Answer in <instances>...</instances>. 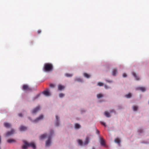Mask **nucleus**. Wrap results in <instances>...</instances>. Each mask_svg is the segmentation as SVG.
<instances>
[{
    "instance_id": "obj_36",
    "label": "nucleus",
    "mask_w": 149,
    "mask_h": 149,
    "mask_svg": "<svg viewBox=\"0 0 149 149\" xmlns=\"http://www.w3.org/2000/svg\"><path fill=\"white\" fill-rule=\"evenodd\" d=\"M106 81L109 83H111L112 82V81L111 80H106Z\"/></svg>"
},
{
    "instance_id": "obj_42",
    "label": "nucleus",
    "mask_w": 149,
    "mask_h": 149,
    "mask_svg": "<svg viewBox=\"0 0 149 149\" xmlns=\"http://www.w3.org/2000/svg\"><path fill=\"white\" fill-rule=\"evenodd\" d=\"M92 149H95V148H93Z\"/></svg>"
},
{
    "instance_id": "obj_26",
    "label": "nucleus",
    "mask_w": 149,
    "mask_h": 149,
    "mask_svg": "<svg viewBox=\"0 0 149 149\" xmlns=\"http://www.w3.org/2000/svg\"><path fill=\"white\" fill-rule=\"evenodd\" d=\"M65 75L67 77H71L72 76V74L69 73H66L65 74Z\"/></svg>"
},
{
    "instance_id": "obj_20",
    "label": "nucleus",
    "mask_w": 149,
    "mask_h": 149,
    "mask_svg": "<svg viewBox=\"0 0 149 149\" xmlns=\"http://www.w3.org/2000/svg\"><path fill=\"white\" fill-rule=\"evenodd\" d=\"M138 89L141 90L142 92H144L146 91V89L144 87H139L138 88Z\"/></svg>"
},
{
    "instance_id": "obj_32",
    "label": "nucleus",
    "mask_w": 149,
    "mask_h": 149,
    "mask_svg": "<svg viewBox=\"0 0 149 149\" xmlns=\"http://www.w3.org/2000/svg\"><path fill=\"white\" fill-rule=\"evenodd\" d=\"M49 86L51 87H54V85L53 84H50L49 85Z\"/></svg>"
},
{
    "instance_id": "obj_30",
    "label": "nucleus",
    "mask_w": 149,
    "mask_h": 149,
    "mask_svg": "<svg viewBox=\"0 0 149 149\" xmlns=\"http://www.w3.org/2000/svg\"><path fill=\"white\" fill-rule=\"evenodd\" d=\"M64 94L63 93H61L59 94V96L61 98H62L64 97Z\"/></svg>"
},
{
    "instance_id": "obj_27",
    "label": "nucleus",
    "mask_w": 149,
    "mask_h": 149,
    "mask_svg": "<svg viewBox=\"0 0 149 149\" xmlns=\"http://www.w3.org/2000/svg\"><path fill=\"white\" fill-rule=\"evenodd\" d=\"M131 96L132 95L131 93H129L125 95L126 97L127 98H130L131 97Z\"/></svg>"
},
{
    "instance_id": "obj_17",
    "label": "nucleus",
    "mask_w": 149,
    "mask_h": 149,
    "mask_svg": "<svg viewBox=\"0 0 149 149\" xmlns=\"http://www.w3.org/2000/svg\"><path fill=\"white\" fill-rule=\"evenodd\" d=\"M132 74L136 78V80H139V78H138V77L137 76L136 74L134 72H132Z\"/></svg>"
},
{
    "instance_id": "obj_13",
    "label": "nucleus",
    "mask_w": 149,
    "mask_h": 149,
    "mask_svg": "<svg viewBox=\"0 0 149 149\" xmlns=\"http://www.w3.org/2000/svg\"><path fill=\"white\" fill-rule=\"evenodd\" d=\"M56 120H57L56 122L55 123V125L56 126H58L59 125V123L58 121V120L59 119V118L58 117V116H56Z\"/></svg>"
},
{
    "instance_id": "obj_12",
    "label": "nucleus",
    "mask_w": 149,
    "mask_h": 149,
    "mask_svg": "<svg viewBox=\"0 0 149 149\" xmlns=\"http://www.w3.org/2000/svg\"><path fill=\"white\" fill-rule=\"evenodd\" d=\"M117 70L116 68H114L113 70L112 73V75L113 76H115L116 75V74L117 73Z\"/></svg>"
},
{
    "instance_id": "obj_10",
    "label": "nucleus",
    "mask_w": 149,
    "mask_h": 149,
    "mask_svg": "<svg viewBox=\"0 0 149 149\" xmlns=\"http://www.w3.org/2000/svg\"><path fill=\"white\" fill-rule=\"evenodd\" d=\"M43 93L44 95L47 96H49L50 95V94L49 92L48 91H43Z\"/></svg>"
},
{
    "instance_id": "obj_6",
    "label": "nucleus",
    "mask_w": 149,
    "mask_h": 149,
    "mask_svg": "<svg viewBox=\"0 0 149 149\" xmlns=\"http://www.w3.org/2000/svg\"><path fill=\"white\" fill-rule=\"evenodd\" d=\"M58 89L59 91H61L64 90L65 88V86H64L61 84H59L58 85Z\"/></svg>"
},
{
    "instance_id": "obj_37",
    "label": "nucleus",
    "mask_w": 149,
    "mask_h": 149,
    "mask_svg": "<svg viewBox=\"0 0 149 149\" xmlns=\"http://www.w3.org/2000/svg\"><path fill=\"white\" fill-rule=\"evenodd\" d=\"M37 32L38 34H40L41 32V31L40 30H39Z\"/></svg>"
},
{
    "instance_id": "obj_41",
    "label": "nucleus",
    "mask_w": 149,
    "mask_h": 149,
    "mask_svg": "<svg viewBox=\"0 0 149 149\" xmlns=\"http://www.w3.org/2000/svg\"><path fill=\"white\" fill-rule=\"evenodd\" d=\"M139 132H140V133H142V131H140L139 130Z\"/></svg>"
},
{
    "instance_id": "obj_40",
    "label": "nucleus",
    "mask_w": 149,
    "mask_h": 149,
    "mask_svg": "<svg viewBox=\"0 0 149 149\" xmlns=\"http://www.w3.org/2000/svg\"><path fill=\"white\" fill-rule=\"evenodd\" d=\"M97 133L99 134V131L98 130H97Z\"/></svg>"
},
{
    "instance_id": "obj_33",
    "label": "nucleus",
    "mask_w": 149,
    "mask_h": 149,
    "mask_svg": "<svg viewBox=\"0 0 149 149\" xmlns=\"http://www.w3.org/2000/svg\"><path fill=\"white\" fill-rule=\"evenodd\" d=\"M123 77H126L127 76V75L125 73H124L123 74Z\"/></svg>"
},
{
    "instance_id": "obj_31",
    "label": "nucleus",
    "mask_w": 149,
    "mask_h": 149,
    "mask_svg": "<svg viewBox=\"0 0 149 149\" xmlns=\"http://www.w3.org/2000/svg\"><path fill=\"white\" fill-rule=\"evenodd\" d=\"M40 94H38L37 95H36V96H35L33 98V100H35L36 99H37L39 96Z\"/></svg>"
},
{
    "instance_id": "obj_5",
    "label": "nucleus",
    "mask_w": 149,
    "mask_h": 149,
    "mask_svg": "<svg viewBox=\"0 0 149 149\" xmlns=\"http://www.w3.org/2000/svg\"><path fill=\"white\" fill-rule=\"evenodd\" d=\"M51 136H49L48 137V140L46 142V146H50L51 143Z\"/></svg>"
},
{
    "instance_id": "obj_3",
    "label": "nucleus",
    "mask_w": 149,
    "mask_h": 149,
    "mask_svg": "<svg viewBox=\"0 0 149 149\" xmlns=\"http://www.w3.org/2000/svg\"><path fill=\"white\" fill-rule=\"evenodd\" d=\"M22 89L24 91H32V88L29 87V86L26 84L23 85L22 87Z\"/></svg>"
},
{
    "instance_id": "obj_35",
    "label": "nucleus",
    "mask_w": 149,
    "mask_h": 149,
    "mask_svg": "<svg viewBox=\"0 0 149 149\" xmlns=\"http://www.w3.org/2000/svg\"><path fill=\"white\" fill-rule=\"evenodd\" d=\"M110 112L111 113H113V112H115V110H114V109H112L110 111Z\"/></svg>"
},
{
    "instance_id": "obj_2",
    "label": "nucleus",
    "mask_w": 149,
    "mask_h": 149,
    "mask_svg": "<svg viewBox=\"0 0 149 149\" xmlns=\"http://www.w3.org/2000/svg\"><path fill=\"white\" fill-rule=\"evenodd\" d=\"M53 68V65L52 64L46 63L44 65L43 70L45 72H49L52 70Z\"/></svg>"
},
{
    "instance_id": "obj_21",
    "label": "nucleus",
    "mask_w": 149,
    "mask_h": 149,
    "mask_svg": "<svg viewBox=\"0 0 149 149\" xmlns=\"http://www.w3.org/2000/svg\"><path fill=\"white\" fill-rule=\"evenodd\" d=\"M47 136L46 134H45L41 135L40 136V139H44Z\"/></svg>"
},
{
    "instance_id": "obj_7",
    "label": "nucleus",
    "mask_w": 149,
    "mask_h": 149,
    "mask_svg": "<svg viewBox=\"0 0 149 149\" xmlns=\"http://www.w3.org/2000/svg\"><path fill=\"white\" fill-rule=\"evenodd\" d=\"M40 109V107L39 106H38L35 108L32 111V113H35L37 112Z\"/></svg>"
},
{
    "instance_id": "obj_23",
    "label": "nucleus",
    "mask_w": 149,
    "mask_h": 149,
    "mask_svg": "<svg viewBox=\"0 0 149 149\" xmlns=\"http://www.w3.org/2000/svg\"><path fill=\"white\" fill-rule=\"evenodd\" d=\"M84 75L85 77L87 78H88L90 77V75L86 73H84Z\"/></svg>"
},
{
    "instance_id": "obj_8",
    "label": "nucleus",
    "mask_w": 149,
    "mask_h": 149,
    "mask_svg": "<svg viewBox=\"0 0 149 149\" xmlns=\"http://www.w3.org/2000/svg\"><path fill=\"white\" fill-rule=\"evenodd\" d=\"M43 118V115H41L39 117L37 118L34 121V122H37L40 120L42 119Z\"/></svg>"
},
{
    "instance_id": "obj_19",
    "label": "nucleus",
    "mask_w": 149,
    "mask_h": 149,
    "mask_svg": "<svg viewBox=\"0 0 149 149\" xmlns=\"http://www.w3.org/2000/svg\"><path fill=\"white\" fill-rule=\"evenodd\" d=\"M114 141L115 142L117 143L118 144H119L120 142V141L118 138L115 139Z\"/></svg>"
},
{
    "instance_id": "obj_25",
    "label": "nucleus",
    "mask_w": 149,
    "mask_h": 149,
    "mask_svg": "<svg viewBox=\"0 0 149 149\" xmlns=\"http://www.w3.org/2000/svg\"><path fill=\"white\" fill-rule=\"evenodd\" d=\"M133 109L134 111H136L137 110L138 107L136 106H134L133 107Z\"/></svg>"
},
{
    "instance_id": "obj_11",
    "label": "nucleus",
    "mask_w": 149,
    "mask_h": 149,
    "mask_svg": "<svg viewBox=\"0 0 149 149\" xmlns=\"http://www.w3.org/2000/svg\"><path fill=\"white\" fill-rule=\"evenodd\" d=\"M4 126L7 128L10 127L11 126V125L8 123H4Z\"/></svg>"
},
{
    "instance_id": "obj_28",
    "label": "nucleus",
    "mask_w": 149,
    "mask_h": 149,
    "mask_svg": "<svg viewBox=\"0 0 149 149\" xmlns=\"http://www.w3.org/2000/svg\"><path fill=\"white\" fill-rule=\"evenodd\" d=\"M78 142L79 144L80 145L82 146V145L83 142L82 140L79 139L78 140Z\"/></svg>"
},
{
    "instance_id": "obj_38",
    "label": "nucleus",
    "mask_w": 149,
    "mask_h": 149,
    "mask_svg": "<svg viewBox=\"0 0 149 149\" xmlns=\"http://www.w3.org/2000/svg\"><path fill=\"white\" fill-rule=\"evenodd\" d=\"M104 87H105V88H106V89H108L109 88V87L108 86H107L106 85H104Z\"/></svg>"
},
{
    "instance_id": "obj_39",
    "label": "nucleus",
    "mask_w": 149,
    "mask_h": 149,
    "mask_svg": "<svg viewBox=\"0 0 149 149\" xmlns=\"http://www.w3.org/2000/svg\"><path fill=\"white\" fill-rule=\"evenodd\" d=\"M19 116L20 117H22V113H20L19 114Z\"/></svg>"
},
{
    "instance_id": "obj_4",
    "label": "nucleus",
    "mask_w": 149,
    "mask_h": 149,
    "mask_svg": "<svg viewBox=\"0 0 149 149\" xmlns=\"http://www.w3.org/2000/svg\"><path fill=\"white\" fill-rule=\"evenodd\" d=\"M14 132L15 131L14 130H12L6 133V137L10 136L13 134Z\"/></svg>"
},
{
    "instance_id": "obj_9",
    "label": "nucleus",
    "mask_w": 149,
    "mask_h": 149,
    "mask_svg": "<svg viewBox=\"0 0 149 149\" xmlns=\"http://www.w3.org/2000/svg\"><path fill=\"white\" fill-rule=\"evenodd\" d=\"M100 143L101 145L103 146H105V145L104 140L102 138H101L100 139Z\"/></svg>"
},
{
    "instance_id": "obj_34",
    "label": "nucleus",
    "mask_w": 149,
    "mask_h": 149,
    "mask_svg": "<svg viewBox=\"0 0 149 149\" xmlns=\"http://www.w3.org/2000/svg\"><path fill=\"white\" fill-rule=\"evenodd\" d=\"M101 123L102 125H103L104 126H106V125L105 123L103 122H101Z\"/></svg>"
},
{
    "instance_id": "obj_15",
    "label": "nucleus",
    "mask_w": 149,
    "mask_h": 149,
    "mask_svg": "<svg viewBox=\"0 0 149 149\" xmlns=\"http://www.w3.org/2000/svg\"><path fill=\"white\" fill-rule=\"evenodd\" d=\"M7 141L8 143H10L12 142H15L16 141L14 139H10L8 140Z\"/></svg>"
},
{
    "instance_id": "obj_22",
    "label": "nucleus",
    "mask_w": 149,
    "mask_h": 149,
    "mask_svg": "<svg viewBox=\"0 0 149 149\" xmlns=\"http://www.w3.org/2000/svg\"><path fill=\"white\" fill-rule=\"evenodd\" d=\"M97 96L98 98H100L102 97L103 96L102 94L99 93V94H97Z\"/></svg>"
},
{
    "instance_id": "obj_18",
    "label": "nucleus",
    "mask_w": 149,
    "mask_h": 149,
    "mask_svg": "<svg viewBox=\"0 0 149 149\" xmlns=\"http://www.w3.org/2000/svg\"><path fill=\"white\" fill-rule=\"evenodd\" d=\"M89 143V138L86 137V141L84 143V145H87Z\"/></svg>"
},
{
    "instance_id": "obj_16",
    "label": "nucleus",
    "mask_w": 149,
    "mask_h": 149,
    "mask_svg": "<svg viewBox=\"0 0 149 149\" xmlns=\"http://www.w3.org/2000/svg\"><path fill=\"white\" fill-rule=\"evenodd\" d=\"M27 129L26 127L23 126H21L20 130L21 131H24L26 130Z\"/></svg>"
},
{
    "instance_id": "obj_14",
    "label": "nucleus",
    "mask_w": 149,
    "mask_h": 149,
    "mask_svg": "<svg viewBox=\"0 0 149 149\" xmlns=\"http://www.w3.org/2000/svg\"><path fill=\"white\" fill-rule=\"evenodd\" d=\"M104 113L105 116L107 117H109L111 116L109 113L108 112V111H105Z\"/></svg>"
},
{
    "instance_id": "obj_24",
    "label": "nucleus",
    "mask_w": 149,
    "mask_h": 149,
    "mask_svg": "<svg viewBox=\"0 0 149 149\" xmlns=\"http://www.w3.org/2000/svg\"><path fill=\"white\" fill-rule=\"evenodd\" d=\"M81 127V126L79 124L76 123L75 125V128L77 129H79Z\"/></svg>"
},
{
    "instance_id": "obj_1",
    "label": "nucleus",
    "mask_w": 149,
    "mask_h": 149,
    "mask_svg": "<svg viewBox=\"0 0 149 149\" xmlns=\"http://www.w3.org/2000/svg\"><path fill=\"white\" fill-rule=\"evenodd\" d=\"M23 142L24 143V145L22 146V149H26L27 147H32L33 149H36V146L35 144L33 142L29 143L26 141L24 140Z\"/></svg>"
},
{
    "instance_id": "obj_29",
    "label": "nucleus",
    "mask_w": 149,
    "mask_h": 149,
    "mask_svg": "<svg viewBox=\"0 0 149 149\" xmlns=\"http://www.w3.org/2000/svg\"><path fill=\"white\" fill-rule=\"evenodd\" d=\"M97 85L99 86H102L104 85V84L101 82H99L97 84Z\"/></svg>"
}]
</instances>
